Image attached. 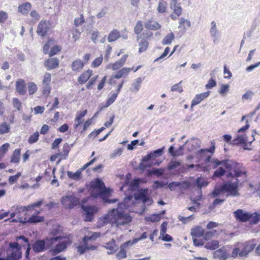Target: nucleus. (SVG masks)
<instances>
[{
  "label": "nucleus",
  "instance_id": "0e129e2a",
  "mask_svg": "<svg viewBox=\"0 0 260 260\" xmlns=\"http://www.w3.org/2000/svg\"><path fill=\"white\" fill-rule=\"evenodd\" d=\"M51 80V76L49 73H46L44 74L43 80L42 81L43 84H50Z\"/></svg>",
  "mask_w": 260,
  "mask_h": 260
},
{
  "label": "nucleus",
  "instance_id": "4c0bfd02",
  "mask_svg": "<svg viewBox=\"0 0 260 260\" xmlns=\"http://www.w3.org/2000/svg\"><path fill=\"white\" fill-rule=\"evenodd\" d=\"M175 39V36L173 32H170L161 41L163 45H170Z\"/></svg>",
  "mask_w": 260,
  "mask_h": 260
},
{
  "label": "nucleus",
  "instance_id": "338daca9",
  "mask_svg": "<svg viewBox=\"0 0 260 260\" xmlns=\"http://www.w3.org/2000/svg\"><path fill=\"white\" fill-rule=\"evenodd\" d=\"M103 59L102 56L96 58L91 63L92 67L97 68L99 67L102 63Z\"/></svg>",
  "mask_w": 260,
  "mask_h": 260
},
{
  "label": "nucleus",
  "instance_id": "423d86ee",
  "mask_svg": "<svg viewBox=\"0 0 260 260\" xmlns=\"http://www.w3.org/2000/svg\"><path fill=\"white\" fill-rule=\"evenodd\" d=\"M135 199L136 200H141L142 201L143 205L142 206V210L140 214H142L145 210L146 206H149L153 203L152 199L148 194V189H141L135 194Z\"/></svg>",
  "mask_w": 260,
  "mask_h": 260
},
{
  "label": "nucleus",
  "instance_id": "f257e3e1",
  "mask_svg": "<svg viewBox=\"0 0 260 260\" xmlns=\"http://www.w3.org/2000/svg\"><path fill=\"white\" fill-rule=\"evenodd\" d=\"M131 198L125 199L124 202L118 204L116 208H113L109 210L108 213L101 217L98 222V225L103 226L107 223H110L112 226L117 228H121L128 225L132 221V218L128 213L122 211V208H126L125 205L126 200H130Z\"/></svg>",
  "mask_w": 260,
  "mask_h": 260
},
{
  "label": "nucleus",
  "instance_id": "f3484780",
  "mask_svg": "<svg viewBox=\"0 0 260 260\" xmlns=\"http://www.w3.org/2000/svg\"><path fill=\"white\" fill-rule=\"evenodd\" d=\"M210 91H207L201 94H197L191 102V108H192L194 106L200 104L205 99L208 98L210 95Z\"/></svg>",
  "mask_w": 260,
  "mask_h": 260
},
{
  "label": "nucleus",
  "instance_id": "5fc2aeb1",
  "mask_svg": "<svg viewBox=\"0 0 260 260\" xmlns=\"http://www.w3.org/2000/svg\"><path fill=\"white\" fill-rule=\"evenodd\" d=\"M225 173V170L222 167H220L218 169L214 171L213 176V178L214 179V177H219L222 176L223 175H224Z\"/></svg>",
  "mask_w": 260,
  "mask_h": 260
},
{
  "label": "nucleus",
  "instance_id": "a211bd4d",
  "mask_svg": "<svg viewBox=\"0 0 260 260\" xmlns=\"http://www.w3.org/2000/svg\"><path fill=\"white\" fill-rule=\"evenodd\" d=\"M59 61L58 58L53 57L48 59L45 62L44 65L48 70L56 68L59 65Z\"/></svg>",
  "mask_w": 260,
  "mask_h": 260
},
{
  "label": "nucleus",
  "instance_id": "5701e85b",
  "mask_svg": "<svg viewBox=\"0 0 260 260\" xmlns=\"http://www.w3.org/2000/svg\"><path fill=\"white\" fill-rule=\"evenodd\" d=\"M132 69V68H123L118 72H117L115 75H113V78L120 79L123 77H125L129 74Z\"/></svg>",
  "mask_w": 260,
  "mask_h": 260
},
{
  "label": "nucleus",
  "instance_id": "dca6fc26",
  "mask_svg": "<svg viewBox=\"0 0 260 260\" xmlns=\"http://www.w3.org/2000/svg\"><path fill=\"white\" fill-rule=\"evenodd\" d=\"M104 247L108 250L107 254H114L118 248V246L115 243V241L114 239H112L110 241L105 243V245H103Z\"/></svg>",
  "mask_w": 260,
  "mask_h": 260
},
{
  "label": "nucleus",
  "instance_id": "bb28decb",
  "mask_svg": "<svg viewBox=\"0 0 260 260\" xmlns=\"http://www.w3.org/2000/svg\"><path fill=\"white\" fill-rule=\"evenodd\" d=\"M204 230L202 226H199L191 229V235L192 238H199L203 236Z\"/></svg>",
  "mask_w": 260,
  "mask_h": 260
},
{
  "label": "nucleus",
  "instance_id": "13d9d810",
  "mask_svg": "<svg viewBox=\"0 0 260 260\" xmlns=\"http://www.w3.org/2000/svg\"><path fill=\"white\" fill-rule=\"evenodd\" d=\"M10 144L9 143H5L0 147V160L3 157L4 154L7 152Z\"/></svg>",
  "mask_w": 260,
  "mask_h": 260
},
{
  "label": "nucleus",
  "instance_id": "09e8293b",
  "mask_svg": "<svg viewBox=\"0 0 260 260\" xmlns=\"http://www.w3.org/2000/svg\"><path fill=\"white\" fill-rule=\"evenodd\" d=\"M229 88L230 86L228 84H221L218 92L224 96L228 92Z\"/></svg>",
  "mask_w": 260,
  "mask_h": 260
},
{
  "label": "nucleus",
  "instance_id": "4468645a",
  "mask_svg": "<svg viewBox=\"0 0 260 260\" xmlns=\"http://www.w3.org/2000/svg\"><path fill=\"white\" fill-rule=\"evenodd\" d=\"M128 57L127 54L124 55L120 59L116 61L114 63H110L107 65V68L110 69L113 71H115L120 69L125 63L126 58Z\"/></svg>",
  "mask_w": 260,
  "mask_h": 260
},
{
  "label": "nucleus",
  "instance_id": "1a4fd4ad",
  "mask_svg": "<svg viewBox=\"0 0 260 260\" xmlns=\"http://www.w3.org/2000/svg\"><path fill=\"white\" fill-rule=\"evenodd\" d=\"M61 202L66 209H71L79 204V200L73 195L62 197Z\"/></svg>",
  "mask_w": 260,
  "mask_h": 260
},
{
  "label": "nucleus",
  "instance_id": "6e6552de",
  "mask_svg": "<svg viewBox=\"0 0 260 260\" xmlns=\"http://www.w3.org/2000/svg\"><path fill=\"white\" fill-rule=\"evenodd\" d=\"M92 186L93 188L98 189L99 192L97 195L94 196V197L100 196L102 198L107 197L110 193L111 190L106 187L104 183L100 179H96L92 182Z\"/></svg>",
  "mask_w": 260,
  "mask_h": 260
},
{
  "label": "nucleus",
  "instance_id": "0eeeda50",
  "mask_svg": "<svg viewBox=\"0 0 260 260\" xmlns=\"http://www.w3.org/2000/svg\"><path fill=\"white\" fill-rule=\"evenodd\" d=\"M56 237H59L58 240L53 244L54 248L51 250L53 255H55L58 253L64 251L68 245L71 244L70 241L64 238L62 236H57Z\"/></svg>",
  "mask_w": 260,
  "mask_h": 260
},
{
  "label": "nucleus",
  "instance_id": "7ed1b4c3",
  "mask_svg": "<svg viewBox=\"0 0 260 260\" xmlns=\"http://www.w3.org/2000/svg\"><path fill=\"white\" fill-rule=\"evenodd\" d=\"M255 244L251 241H248L244 242H238L235 245L232 252L231 256L234 258L238 256L247 257L255 247Z\"/></svg>",
  "mask_w": 260,
  "mask_h": 260
},
{
  "label": "nucleus",
  "instance_id": "393cba45",
  "mask_svg": "<svg viewBox=\"0 0 260 260\" xmlns=\"http://www.w3.org/2000/svg\"><path fill=\"white\" fill-rule=\"evenodd\" d=\"M212 146L210 149H202L197 153V156L199 158H203L208 152L213 153L215 150L214 144L212 142Z\"/></svg>",
  "mask_w": 260,
  "mask_h": 260
},
{
  "label": "nucleus",
  "instance_id": "f8f14e48",
  "mask_svg": "<svg viewBox=\"0 0 260 260\" xmlns=\"http://www.w3.org/2000/svg\"><path fill=\"white\" fill-rule=\"evenodd\" d=\"M50 24L49 21H41L38 24L37 33L41 37L46 36L49 29Z\"/></svg>",
  "mask_w": 260,
  "mask_h": 260
},
{
  "label": "nucleus",
  "instance_id": "aec40b11",
  "mask_svg": "<svg viewBox=\"0 0 260 260\" xmlns=\"http://www.w3.org/2000/svg\"><path fill=\"white\" fill-rule=\"evenodd\" d=\"M16 89L20 94L24 95L25 94L26 85L23 79H19L17 80L16 83Z\"/></svg>",
  "mask_w": 260,
  "mask_h": 260
},
{
  "label": "nucleus",
  "instance_id": "2f4dec72",
  "mask_svg": "<svg viewBox=\"0 0 260 260\" xmlns=\"http://www.w3.org/2000/svg\"><path fill=\"white\" fill-rule=\"evenodd\" d=\"M143 81V79L141 77L137 78L135 81L132 83L130 90L134 92H137L141 86V83Z\"/></svg>",
  "mask_w": 260,
  "mask_h": 260
},
{
  "label": "nucleus",
  "instance_id": "a19ab883",
  "mask_svg": "<svg viewBox=\"0 0 260 260\" xmlns=\"http://www.w3.org/2000/svg\"><path fill=\"white\" fill-rule=\"evenodd\" d=\"M190 141L191 142V147L188 149L189 151H191L194 149L200 147L201 142L199 139L192 138L191 139Z\"/></svg>",
  "mask_w": 260,
  "mask_h": 260
},
{
  "label": "nucleus",
  "instance_id": "a878e982",
  "mask_svg": "<svg viewBox=\"0 0 260 260\" xmlns=\"http://www.w3.org/2000/svg\"><path fill=\"white\" fill-rule=\"evenodd\" d=\"M31 5L30 3L26 2L19 5L18 9V12L23 15L28 14V12L30 10Z\"/></svg>",
  "mask_w": 260,
  "mask_h": 260
},
{
  "label": "nucleus",
  "instance_id": "c9c22d12",
  "mask_svg": "<svg viewBox=\"0 0 260 260\" xmlns=\"http://www.w3.org/2000/svg\"><path fill=\"white\" fill-rule=\"evenodd\" d=\"M45 218L43 216H38L37 215H31L27 220L28 223H36L44 221Z\"/></svg>",
  "mask_w": 260,
  "mask_h": 260
},
{
  "label": "nucleus",
  "instance_id": "412c9836",
  "mask_svg": "<svg viewBox=\"0 0 260 260\" xmlns=\"http://www.w3.org/2000/svg\"><path fill=\"white\" fill-rule=\"evenodd\" d=\"M213 257L220 260H226L228 257V254L225 250L219 249L214 252Z\"/></svg>",
  "mask_w": 260,
  "mask_h": 260
},
{
  "label": "nucleus",
  "instance_id": "e2e57ef3",
  "mask_svg": "<svg viewBox=\"0 0 260 260\" xmlns=\"http://www.w3.org/2000/svg\"><path fill=\"white\" fill-rule=\"evenodd\" d=\"M13 107L20 111L22 106V103L17 98H13L12 100Z\"/></svg>",
  "mask_w": 260,
  "mask_h": 260
},
{
  "label": "nucleus",
  "instance_id": "79ce46f5",
  "mask_svg": "<svg viewBox=\"0 0 260 260\" xmlns=\"http://www.w3.org/2000/svg\"><path fill=\"white\" fill-rule=\"evenodd\" d=\"M219 242L217 240H213L206 243L205 247L208 249L214 250L218 247Z\"/></svg>",
  "mask_w": 260,
  "mask_h": 260
},
{
  "label": "nucleus",
  "instance_id": "39448f33",
  "mask_svg": "<svg viewBox=\"0 0 260 260\" xmlns=\"http://www.w3.org/2000/svg\"><path fill=\"white\" fill-rule=\"evenodd\" d=\"M59 238V237H48L45 241L38 240L33 244L32 249L36 252H41L44 250L45 245L51 247Z\"/></svg>",
  "mask_w": 260,
  "mask_h": 260
},
{
  "label": "nucleus",
  "instance_id": "6e6d98bb",
  "mask_svg": "<svg viewBox=\"0 0 260 260\" xmlns=\"http://www.w3.org/2000/svg\"><path fill=\"white\" fill-rule=\"evenodd\" d=\"M37 90V86L34 82H29L28 84V90L30 94H34Z\"/></svg>",
  "mask_w": 260,
  "mask_h": 260
},
{
  "label": "nucleus",
  "instance_id": "c756f323",
  "mask_svg": "<svg viewBox=\"0 0 260 260\" xmlns=\"http://www.w3.org/2000/svg\"><path fill=\"white\" fill-rule=\"evenodd\" d=\"M84 66V63L80 59L74 60L72 64V69L74 71H81Z\"/></svg>",
  "mask_w": 260,
  "mask_h": 260
},
{
  "label": "nucleus",
  "instance_id": "49530a36",
  "mask_svg": "<svg viewBox=\"0 0 260 260\" xmlns=\"http://www.w3.org/2000/svg\"><path fill=\"white\" fill-rule=\"evenodd\" d=\"M165 171V170L164 168H153L150 171V173L151 174H154L158 177L163 175Z\"/></svg>",
  "mask_w": 260,
  "mask_h": 260
},
{
  "label": "nucleus",
  "instance_id": "680f3d73",
  "mask_svg": "<svg viewBox=\"0 0 260 260\" xmlns=\"http://www.w3.org/2000/svg\"><path fill=\"white\" fill-rule=\"evenodd\" d=\"M250 218L248 220L252 223H256L259 219V215L255 213L253 214H250Z\"/></svg>",
  "mask_w": 260,
  "mask_h": 260
},
{
  "label": "nucleus",
  "instance_id": "69168bd1",
  "mask_svg": "<svg viewBox=\"0 0 260 260\" xmlns=\"http://www.w3.org/2000/svg\"><path fill=\"white\" fill-rule=\"evenodd\" d=\"M51 87L50 84H43V94L48 96L50 93Z\"/></svg>",
  "mask_w": 260,
  "mask_h": 260
},
{
  "label": "nucleus",
  "instance_id": "58836bf2",
  "mask_svg": "<svg viewBox=\"0 0 260 260\" xmlns=\"http://www.w3.org/2000/svg\"><path fill=\"white\" fill-rule=\"evenodd\" d=\"M20 149H16L11 157V162L13 163H18L20 160Z\"/></svg>",
  "mask_w": 260,
  "mask_h": 260
},
{
  "label": "nucleus",
  "instance_id": "ea45409f",
  "mask_svg": "<svg viewBox=\"0 0 260 260\" xmlns=\"http://www.w3.org/2000/svg\"><path fill=\"white\" fill-rule=\"evenodd\" d=\"M11 126L6 122H2L0 124V135L8 133L10 131Z\"/></svg>",
  "mask_w": 260,
  "mask_h": 260
},
{
  "label": "nucleus",
  "instance_id": "c85d7f7f",
  "mask_svg": "<svg viewBox=\"0 0 260 260\" xmlns=\"http://www.w3.org/2000/svg\"><path fill=\"white\" fill-rule=\"evenodd\" d=\"M182 161L180 160H177L175 158H172L168 165L167 166V169L168 170L171 171L174 169H176L177 168L180 167L181 165Z\"/></svg>",
  "mask_w": 260,
  "mask_h": 260
},
{
  "label": "nucleus",
  "instance_id": "2eb2a0df",
  "mask_svg": "<svg viewBox=\"0 0 260 260\" xmlns=\"http://www.w3.org/2000/svg\"><path fill=\"white\" fill-rule=\"evenodd\" d=\"M164 148L165 147H163L161 148L157 149L153 152L148 153L146 156H144L142 158V161L143 162H146L151 159H154L157 157L161 156L162 155Z\"/></svg>",
  "mask_w": 260,
  "mask_h": 260
},
{
  "label": "nucleus",
  "instance_id": "3c124183",
  "mask_svg": "<svg viewBox=\"0 0 260 260\" xmlns=\"http://www.w3.org/2000/svg\"><path fill=\"white\" fill-rule=\"evenodd\" d=\"M61 230L60 229V228L59 226H56L53 228L50 233V237H55L57 236H60L59 235L60 234V233L61 232Z\"/></svg>",
  "mask_w": 260,
  "mask_h": 260
},
{
  "label": "nucleus",
  "instance_id": "c03bdc74",
  "mask_svg": "<svg viewBox=\"0 0 260 260\" xmlns=\"http://www.w3.org/2000/svg\"><path fill=\"white\" fill-rule=\"evenodd\" d=\"M81 174V171L78 170L75 173H72L70 171L67 172V175L69 178L75 180H78Z\"/></svg>",
  "mask_w": 260,
  "mask_h": 260
},
{
  "label": "nucleus",
  "instance_id": "a18cd8bd",
  "mask_svg": "<svg viewBox=\"0 0 260 260\" xmlns=\"http://www.w3.org/2000/svg\"><path fill=\"white\" fill-rule=\"evenodd\" d=\"M148 42L145 39H142L139 43V52L142 53L145 51H146L148 46Z\"/></svg>",
  "mask_w": 260,
  "mask_h": 260
},
{
  "label": "nucleus",
  "instance_id": "4be33fe9",
  "mask_svg": "<svg viewBox=\"0 0 260 260\" xmlns=\"http://www.w3.org/2000/svg\"><path fill=\"white\" fill-rule=\"evenodd\" d=\"M92 74V71L91 70H88L78 77V81L80 84H84L90 78Z\"/></svg>",
  "mask_w": 260,
  "mask_h": 260
},
{
  "label": "nucleus",
  "instance_id": "052dcab7",
  "mask_svg": "<svg viewBox=\"0 0 260 260\" xmlns=\"http://www.w3.org/2000/svg\"><path fill=\"white\" fill-rule=\"evenodd\" d=\"M178 219L181 221L183 223H187L189 221L192 220L194 219L193 215H189L187 217H183L181 216H178Z\"/></svg>",
  "mask_w": 260,
  "mask_h": 260
},
{
  "label": "nucleus",
  "instance_id": "ddd939ff",
  "mask_svg": "<svg viewBox=\"0 0 260 260\" xmlns=\"http://www.w3.org/2000/svg\"><path fill=\"white\" fill-rule=\"evenodd\" d=\"M236 219L241 222H245L250 218V213L244 212L241 209H238L234 212Z\"/></svg>",
  "mask_w": 260,
  "mask_h": 260
},
{
  "label": "nucleus",
  "instance_id": "e433bc0d",
  "mask_svg": "<svg viewBox=\"0 0 260 260\" xmlns=\"http://www.w3.org/2000/svg\"><path fill=\"white\" fill-rule=\"evenodd\" d=\"M245 143H248V139L243 135H238L237 138L233 140V145H238Z\"/></svg>",
  "mask_w": 260,
  "mask_h": 260
},
{
  "label": "nucleus",
  "instance_id": "4d7b16f0",
  "mask_svg": "<svg viewBox=\"0 0 260 260\" xmlns=\"http://www.w3.org/2000/svg\"><path fill=\"white\" fill-rule=\"evenodd\" d=\"M118 93H113L107 101L105 107H108L112 104L117 98Z\"/></svg>",
  "mask_w": 260,
  "mask_h": 260
},
{
  "label": "nucleus",
  "instance_id": "774afa93",
  "mask_svg": "<svg viewBox=\"0 0 260 260\" xmlns=\"http://www.w3.org/2000/svg\"><path fill=\"white\" fill-rule=\"evenodd\" d=\"M140 183V180L139 179L133 180L130 184L129 187L132 190H135L138 187Z\"/></svg>",
  "mask_w": 260,
  "mask_h": 260
},
{
  "label": "nucleus",
  "instance_id": "6ab92c4d",
  "mask_svg": "<svg viewBox=\"0 0 260 260\" xmlns=\"http://www.w3.org/2000/svg\"><path fill=\"white\" fill-rule=\"evenodd\" d=\"M170 6L172 10H173L174 14L177 16H180L182 12V9L180 6V4L178 3L177 0H171Z\"/></svg>",
  "mask_w": 260,
  "mask_h": 260
},
{
  "label": "nucleus",
  "instance_id": "37998d69",
  "mask_svg": "<svg viewBox=\"0 0 260 260\" xmlns=\"http://www.w3.org/2000/svg\"><path fill=\"white\" fill-rule=\"evenodd\" d=\"M70 150V146L68 143H66L63 147L62 152H59L61 154V157L62 159H66L69 155V151Z\"/></svg>",
  "mask_w": 260,
  "mask_h": 260
},
{
  "label": "nucleus",
  "instance_id": "b1692460",
  "mask_svg": "<svg viewBox=\"0 0 260 260\" xmlns=\"http://www.w3.org/2000/svg\"><path fill=\"white\" fill-rule=\"evenodd\" d=\"M206 162H210L213 166V169H216L218 166L224 165V160H219L217 158H212L211 156H208L206 158Z\"/></svg>",
  "mask_w": 260,
  "mask_h": 260
},
{
  "label": "nucleus",
  "instance_id": "603ef678",
  "mask_svg": "<svg viewBox=\"0 0 260 260\" xmlns=\"http://www.w3.org/2000/svg\"><path fill=\"white\" fill-rule=\"evenodd\" d=\"M196 183L200 188V190H201L202 187L206 186L208 184V182L201 177H199L197 179Z\"/></svg>",
  "mask_w": 260,
  "mask_h": 260
},
{
  "label": "nucleus",
  "instance_id": "bf43d9fd",
  "mask_svg": "<svg viewBox=\"0 0 260 260\" xmlns=\"http://www.w3.org/2000/svg\"><path fill=\"white\" fill-rule=\"evenodd\" d=\"M39 137V134L38 132H36L34 133V134H32L29 137L28 142L30 144L34 143L38 140Z\"/></svg>",
  "mask_w": 260,
  "mask_h": 260
},
{
  "label": "nucleus",
  "instance_id": "de8ad7c7",
  "mask_svg": "<svg viewBox=\"0 0 260 260\" xmlns=\"http://www.w3.org/2000/svg\"><path fill=\"white\" fill-rule=\"evenodd\" d=\"M116 257L118 260H121V259L126 257V250L124 247L120 246V250L117 253Z\"/></svg>",
  "mask_w": 260,
  "mask_h": 260
},
{
  "label": "nucleus",
  "instance_id": "473e14b6",
  "mask_svg": "<svg viewBox=\"0 0 260 260\" xmlns=\"http://www.w3.org/2000/svg\"><path fill=\"white\" fill-rule=\"evenodd\" d=\"M190 26L191 23L189 20L183 17L180 18L178 26L179 28H182L184 32L187 28H189Z\"/></svg>",
  "mask_w": 260,
  "mask_h": 260
},
{
  "label": "nucleus",
  "instance_id": "f03ea898",
  "mask_svg": "<svg viewBox=\"0 0 260 260\" xmlns=\"http://www.w3.org/2000/svg\"><path fill=\"white\" fill-rule=\"evenodd\" d=\"M238 182H226L222 185L215 187L212 192L211 196L214 197H217L221 194L226 193V197H235L239 195L238 192Z\"/></svg>",
  "mask_w": 260,
  "mask_h": 260
},
{
  "label": "nucleus",
  "instance_id": "20e7f679",
  "mask_svg": "<svg viewBox=\"0 0 260 260\" xmlns=\"http://www.w3.org/2000/svg\"><path fill=\"white\" fill-rule=\"evenodd\" d=\"M224 162L223 166L227 170L228 177H239L245 174V171L240 169L241 166L237 162L229 159L224 160Z\"/></svg>",
  "mask_w": 260,
  "mask_h": 260
},
{
  "label": "nucleus",
  "instance_id": "9b49d317",
  "mask_svg": "<svg viewBox=\"0 0 260 260\" xmlns=\"http://www.w3.org/2000/svg\"><path fill=\"white\" fill-rule=\"evenodd\" d=\"M81 207L85 212V220L87 221H91L93 215L99 210V209L95 206H85L82 205Z\"/></svg>",
  "mask_w": 260,
  "mask_h": 260
},
{
  "label": "nucleus",
  "instance_id": "72a5a7b5",
  "mask_svg": "<svg viewBox=\"0 0 260 260\" xmlns=\"http://www.w3.org/2000/svg\"><path fill=\"white\" fill-rule=\"evenodd\" d=\"M160 25L156 21L149 20L145 23V27L151 30H157L160 28Z\"/></svg>",
  "mask_w": 260,
  "mask_h": 260
},
{
  "label": "nucleus",
  "instance_id": "864d4df0",
  "mask_svg": "<svg viewBox=\"0 0 260 260\" xmlns=\"http://www.w3.org/2000/svg\"><path fill=\"white\" fill-rule=\"evenodd\" d=\"M143 29V25L142 21H137L135 27H134V31L135 34L137 35H139L141 33Z\"/></svg>",
  "mask_w": 260,
  "mask_h": 260
},
{
  "label": "nucleus",
  "instance_id": "f704fd0d",
  "mask_svg": "<svg viewBox=\"0 0 260 260\" xmlns=\"http://www.w3.org/2000/svg\"><path fill=\"white\" fill-rule=\"evenodd\" d=\"M120 37L119 31L117 29H113L110 32L108 37V41L109 42H114L119 38Z\"/></svg>",
  "mask_w": 260,
  "mask_h": 260
},
{
  "label": "nucleus",
  "instance_id": "7c9ffc66",
  "mask_svg": "<svg viewBox=\"0 0 260 260\" xmlns=\"http://www.w3.org/2000/svg\"><path fill=\"white\" fill-rule=\"evenodd\" d=\"M21 257V251L20 249L13 250L10 254L8 255L7 260H18Z\"/></svg>",
  "mask_w": 260,
  "mask_h": 260
},
{
  "label": "nucleus",
  "instance_id": "cd10ccee",
  "mask_svg": "<svg viewBox=\"0 0 260 260\" xmlns=\"http://www.w3.org/2000/svg\"><path fill=\"white\" fill-rule=\"evenodd\" d=\"M87 110H85L82 112L78 113L75 119V128L77 129L78 127L80 125V124L82 122V118L86 115V114H87Z\"/></svg>",
  "mask_w": 260,
  "mask_h": 260
},
{
  "label": "nucleus",
  "instance_id": "8fccbe9b",
  "mask_svg": "<svg viewBox=\"0 0 260 260\" xmlns=\"http://www.w3.org/2000/svg\"><path fill=\"white\" fill-rule=\"evenodd\" d=\"M167 7V3L164 0H160L158 3L157 11L159 13L165 12Z\"/></svg>",
  "mask_w": 260,
  "mask_h": 260
},
{
  "label": "nucleus",
  "instance_id": "9d476101",
  "mask_svg": "<svg viewBox=\"0 0 260 260\" xmlns=\"http://www.w3.org/2000/svg\"><path fill=\"white\" fill-rule=\"evenodd\" d=\"M210 35L212 38L213 42L217 44L219 41L221 32L218 29L215 21H212L210 23Z\"/></svg>",
  "mask_w": 260,
  "mask_h": 260
}]
</instances>
